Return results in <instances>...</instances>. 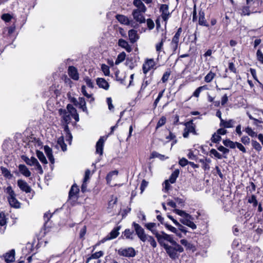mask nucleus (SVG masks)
Listing matches in <instances>:
<instances>
[{
  "instance_id": "f257e3e1",
  "label": "nucleus",
  "mask_w": 263,
  "mask_h": 263,
  "mask_svg": "<svg viewBox=\"0 0 263 263\" xmlns=\"http://www.w3.org/2000/svg\"><path fill=\"white\" fill-rule=\"evenodd\" d=\"M171 238L172 240L168 241L172 243V246H168L164 242V240H166L165 238L161 239V242H159V243L164 248L169 256L174 259L178 257V253H181L183 251V249L173 240L172 236H171Z\"/></svg>"
},
{
  "instance_id": "f03ea898",
  "label": "nucleus",
  "mask_w": 263,
  "mask_h": 263,
  "mask_svg": "<svg viewBox=\"0 0 263 263\" xmlns=\"http://www.w3.org/2000/svg\"><path fill=\"white\" fill-rule=\"evenodd\" d=\"M132 226L135 231L136 235L141 241L148 242L153 248H155L157 247V243L155 238L152 236L146 234L145 233L144 230L139 224L134 222L132 223Z\"/></svg>"
},
{
  "instance_id": "7ed1b4c3",
  "label": "nucleus",
  "mask_w": 263,
  "mask_h": 263,
  "mask_svg": "<svg viewBox=\"0 0 263 263\" xmlns=\"http://www.w3.org/2000/svg\"><path fill=\"white\" fill-rule=\"evenodd\" d=\"M143 224L147 230H149L152 233V234L155 236L158 242H161V239L162 238H165L167 241L172 240L171 235H168L163 232H161V233H159L158 232V231L156 230V227L157 226L156 223L143 222ZM159 225V224H158V226Z\"/></svg>"
},
{
  "instance_id": "20e7f679",
  "label": "nucleus",
  "mask_w": 263,
  "mask_h": 263,
  "mask_svg": "<svg viewBox=\"0 0 263 263\" xmlns=\"http://www.w3.org/2000/svg\"><path fill=\"white\" fill-rule=\"evenodd\" d=\"M4 191L8 195L7 199L10 206L16 209L20 208L21 203L16 198V194L12 187L10 185L8 186Z\"/></svg>"
},
{
  "instance_id": "39448f33",
  "label": "nucleus",
  "mask_w": 263,
  "mask_h": 263,
  "mask_svg": "<svg viewBox=\"0 0 263 263\" xmlns=\"http://www.w3.org/2000/svg\"><path fill=\"white\" fill-rule=\"evenodd\" d=\"M182 31V28L180 27L179 28L172 39V41L170 43V50L172 52L171 54H175L179 47V40Z\"/></svg>"
},
{
  "instance_id": "423d86ee",
  "label": "nucleus",
  "mask_w": 263,
  "mask_h": 263,
  "mask_svg": "<svg viewBox=\"0 0 263 263\" xmlns=\"http://www.w3.org/2000/svg\"><path fill=\"white\" fill-rule=\"evenodd\" d=\"M180 215L181 216V218L179 220L182 224L191 228L193 230L196 229V225L195 224L194 222L193 221L191 215Z\"/></svg>"
},
{
  "instance_id": "0eeeda50",
  "label": "nucleus",
  "mask_w": 263,
  "mask_h": 263,
  "mask_svg": "<svg viewBox=\"0 0 263 263\" xmlns=\"http://www.w3.org/2000/svg\"><path fill=\"white\" fill-rule=\"evenodd\" d=\"M184 125L185 128L183 134V136L184 138H187L189 133H192L195 135H197L195 130L196 125L193 123L192 121L186 122L184 123Z\"/></svg>"
},
{
  "instance_id": "6e6552de",
  "label": "nucleus",
  "mask_w": 263,
  "mask_h": 263,
  "mask_svg": "<svg viewBox=\"0 0 263 263\" xmlns=\"http://www.w3.org/2000/svg\"><path fill=\"white\" fill-rule=\"evenodd\" d=\"M119 255L126 257H133L136 255L135 250L132 247L120 248L118 250Z\"/></svg>"
},
{
  "instance_id": "1a4fd4ad",
  "label": "nucleus",
  "mask_w": 263,
  "mask_h": 263,
  "mask_svg": "<svg viewBox=\"0 0 263 263\" xmlns=\"http://www.w3.org/2000/svg\"><path fill=\"white\" fill-rule=\"evenodd\" d=\"M160 12L162 20L165 22V27H166L167 21L171 16V13L168 10V6L166 4H161L160 7Z\"/></svg>"
},
{
  "instance_id": "9d476101",
  "label": "nucleus",
  "mask_w": 263,
  "mask_h": 263,
  "mask_svg": "<svg viewBox=\"0 0 263 263\" xmlns=\"http://www.w3.org/2000/svg\"><path fill=\"white\" fill-rule=\"evenodd\" d=\"M166 31L162 30V38L160 42L156 43L155 45V48L157 53L159 55L161 52L165 53L163 51L164 43L165 42L166 39Z\"/></svg>"
},
{
  "instance_id": "9b49d317",
  "label": "nucleus",
  "mask_w": 263,
  "mask_h": 263,
  "mask_svg": "<svg viewBox=\"0 0 263 263\" xmlns=\"http://www.w3.org/2000/svg\"><path fill=\"white\" fill-rule=\"evenodd\" d=\"M157 219L160 222V223L162 224L165 225V227L172 232L175 233L177 236L181 237V235L179 231L175 227L169 225L167 223H165L164 221V218H163L160 215H158L157 216Z\"/></svg>"
},
{
  "instance_id": "f8f14e48",
  "label": "nucleus",
  "mask_w": 263,
  "mask_h": 263,
  "mask_svg": "<svg viewBox=\"0 0 263 263\" xmlns=\"http://www.w3.org/2000/svg\"><path fill=\"white\" fill-rule=\"evenodd\" d=\"M155 64V62L154 59H150L146 60L142 66L143 73L146 74L149 70L154 68Z\"/></svg>"
},
{
  "instance_id": "ddd939ff",
  "label": "nucleus",
  "mask_w": 263,
  "mask_h": 263,
  "mask_svg": "<svg viewBox=\"0 0 263 263\" xmlns=\"http://www.w3.org/2000/svg\"><path fill=\"white\" fill-rule=\"evenodd\" d=\"M121 229V226H118L115 228L106 237L102 240V242H104L106 241L111 240L116 238L119 235V230Z\"/></svg>"
},
{
  "instance_id": "4468645a",
  "label": "nucleus",
  "mask_w": 263,
  "mask_h": 263,
  "mask_svg": "<svg viewBox=\"0 0 263 263\" xmlns=\"http://www.w3.org/2000/svg\"><path fill=\"white\" fill-rule=\"evenodd\" d=\"M145 12H142L138 10H133L132 15L134 19L139 23H143L145 22V17L143 14Z\"/></svg>"
},
{
  "instance_id": "2eb2a0df",
  "label": "nucleus",
  "mask_w": 263,
  "mask_h": 263,
  "mask_svg": "<svg viewBox=\"0 0 263 263\" xmlns=\"http://www.w3.org/2000/svg\"><path fill=\"white\" fill-rule=\"evenodd\" d=\"M59 113L61 117L62 122L65 124H68L71 120V116L70 114L67 111L66 109H60Z\"/></svg>"
},
{
  "instance_id": "dca6fc26",
  "label": "nucleus",
  "mask_w": 263,
  "mask_h": 263,
  "mask_svg": "<svg viewBox=\"0 0 263 263\" xmlns=\"http://www.w3.org/2000/svg\"><path fill=\"white\" fill-rule=\"evenodd\" d=\"M15 250L12 249L3 255V257L6 263H11L15 260Z\"/></svg>"
},
{
  "instance_id": "f3484780",
  "label": "nucleus",
  "mask_w": 263,
  "mask_h": 263,
  "mask_svg": "<svg viewBox=\"0 0 263 263\" xmlns=\"http://www.w3.org/2000/svg\"><path fill=\"white\" fill-rule=\"evenodd\" d=\"M17 185L22 191H24L26 193H30L31 191V187L27 183L22 179L17 180Z\"/></svg>"
},
{
  "instance_id": "a211bd4d",
  "label": "nucleus",
  "mask_w": 263,
  "mask_h": 263,
  "mask_svg": "<svg viewBox=\"0 0 263 263\" xmlns=\"http://www.w3.org/2000/svg\"><path fill=\"white\" fill-rule=\"evenodd\" d=\"M105 139L103 137H100L96 144V153L102 155L103 152L104 143Z\"/></svg>"
},
{
  "instance_id": "6ab92c4d",
  "label": "nucleus",
  "mask_w": 263,
  "mask_h": 263,
  "mask_svg": "<svg viewBox=\"0 0 263 263\" xmlns=\"http://www.w3.org/2000/svg\"><path fill=\"white\" fill-rule=\"evenodd\" d=\"M69 77L74 80H78L79 75L78 70L74 66H69L68 70Z\"/></svg>"
},
{
  "instance_id": "aec40b11",
  "label": "nucleus",
  "mask_w": 263,
  "mask_h": 263,
  "mask_svg": "<svg viewBox=\"0 0 263 263\" xmlns=\"http://www.w3.org/2000/svg\"><path fill=\"white\" fill-rule=\"evenodd\" d=\"M96 83L98 86L105 90H108L109 88V83L104 79L98 78L96 80Z\"/></svg>"
},
{
  "instance_id": "412c9836",
  "label": "nucleus",
  "mask_w": 263,
  "mask_h": 263,
  "mask_svg": "<svg viewBox=\"0 0 263 263\" xmlns=\"http://www.w3.org/2000/svg\"><path fill=\"white\" fill-rule=\"evenodd\" d=\"M134 232L129 229H126L122 232L121 237L127 239L133 240L134 239Z\"/></svg>"
},
{
  "instance_id": "4be33fe9",
  "label": "nucleus",
  "mask_w": 263,
  "mask_h": 263,
  "mask_svg": "<svg viewBox=\"0 0 263 263\" xmlns=\"http://www.w3.org/2000/svg\"><path fill=\"white\" fill-rule=\"evenodd\" d=\"M133 5L137 8L135 10H138L142 12L146 11V7L141 0H134Z\"/></svg>"
},
{
  "instance_id": "5701e85b",
  "label": "nucleus",
  "mask_w": 263,
  "mask_h": 263,
  "mask_svg": "<svg viewBox=\"0 0 263 263\" xmlns=\"http://www.w3.org/2000/svg\"><path fill=\"white\" fill-rule=\"evenodd\" d=\"M118 45L120 47L124 48L128 52H130L132 50V48L131 46L129 45L128 43L126 41L122 39H120L119 40Z\"/></svg>"
},
{
  "instance_id": "b1692460",
  "label": "nucleus",
  "mask_w": 263,
  "mask_h": 263,
  "mask_svg": "<svg viewBox=\"0 0 263 263\" xmlns=\"http://www.w3.org/2000/svg\"><path fill=\"white\" fill-rule=\"evenodd\" d=\"M116 18L121 24L125 25H129L132 22L126 16L122 14L116 15Z\"/></svg>"
},
{
  "instance_id": "393cba45",
  "label": "nucleus",
  "mask_w": 263,
  "mask_h": 263,
  "mask_svg": "<svg viewBox=\"0 0 263 263\" xmlns=\"http://www.w3.org/2000/svg\"><path fill=\"white\" fill-rule=\"evenodd\" d=\"M129 40L132 43H135L139 39L137 31L134 29H131L128 31Z\"/></svg>"
},
{
  "instance_id": "a878e982",
  "label": "nucleus",
  "mask_w": 263,
  "mask_h": 263,
  "mask_svg": "<svg viewBox=\"0 0 263 263\" xmlns=\"http://www.w3.org/2000/svg\"><path fill=\"white\" fill-rule=\"evenodd\" d=\"M251 12H256V10L247 5V6H243L242 7L241 9L240 14L241 15H249Z\"/></svg>"
},
{
  "instance_id": "bb28decb",
  "label": "nucleus",
  "mask_w": 263,
  "mask_h": 263,
  "mask_svg": "<svg viewBox=\"0 0 263 263\" xmlns=\"http://www.w3.org/2000/svg\"><path fill=\"white\" fill-rule=\"evenodd\" d=\"M18 170L20 172L26 177H30L31 176V172L27 166L24 164H20L18 165Z\"/></svg>"
},
{
  "instance_id": "cd10ccee",
  "label": "nucleus",
  "mask_w": 263,
  "mask_h": 263,
  "mask_svg": "<svg viewBox=\"0 0 263 263\" xmlns=\"http://www.w3.org/2000/svg\"><path fill=\"white\" fill-rule=\"evenodd\" d=\"M21 158L25 163L29 166L35 165V164H36V161H37V160L33 157H31L30 158H29L28 157L23 155Z\"/></svg>"
},
{
  "instance_id": "c85d7f7f",
  "label": "nucleus",
  "mask_w": 263,
  "mask_h": 263,
  "mask_svg": "<svg viewBox=\"0 0 263 263\" xmlns=\"http://www.w3.org/2000/svg\"><path fill=\"white\" fill-rule=\"evenodd\" d=\"M44 149L45 151V153L47 155L50 162L52 164L54 163V159L52 155V151L51 148H50L48 146L46 145L44 146Z\"/></svg>"
},
{
  "instance_id": "c756f323",
  "label": "nucleus",
  "mask_w": 263,
  "mask_h": 263,
  "mask_svg": "<svg viewBox=\"0 0 263 263\" xmlns=\"http://www.w3.org/2000/svg\"><path fill=\"white\" fill-rule=\"evenodd\" d=\"M235 121L233 119H230L228 121H226L223 119H221L220 122V126L223 127L224 128H231L233 126Z\"/></svg>"
},
{
  "instance_id": "7c9ffc66",
  "label": "nucleus",
  "mask_w": 263,
  "mask_h": 263,
  "mask_svg": "<svg viewBox=\"0 0 263 263\" xmlns=\"http://www.w3.org/2000/svg\"><path fill=\"white\" fill-rule=\"evenodd\" d=\"M199 24L201 26L208 27L209 24L206 22L204 12L202 11H200L199 12Z\"/></svg>"
},
{
  "instance_id": "2f4dec72",
  "label": "nucleus",
  "mask_w": 263,
  "mask_h": 263,
  "mask_svg": "<svg viewBox=\"0 0 263 263\" xmlns=\"http://www.w3.org/2000/svg\"><path fill=\"white\" fill-rule=\"evenodd\" d=\"M79 189L76 185H73L69 193V197L70 198H77V194L78 193Z\"/></svg>"
},
{
  "instance_id": "473e14b6",
  "label": "nucleus",
  "mask_w": 263,
  "mask_h": 263,
  "mask_svg": "<svg viewBox=\"0 0 263 263\" xmlns=\"http://www.w3.org/2000/svg\"><path fill=\"white\" fill-rule=\"evenodd\" d=\"M81 92L84 96H85L86 97H87L88 99H89L88 100V101H89L90 103L94 101L95 99L92 97V95L88 94L87 92V91L86 90V87L84 85H83L81 87Z\"/></svg>"
},
{
  "instance_id": "72a5a7b5",
  "label": "nucleus",
  "mask_w": 263,
  "mask_h": 263,
  "mask_svg": "<svg viewBox=\"0 0 263 263\" xmlns=\"http://www.w3.org/2000/svg\"><path fill=\"white\" fill-rule=\"evenodd\" d=\"M57 143L58 145L60 146L63 151L65 152L66 151L67 145L64 142L63 136H61L58 139Z\"/></svg>"
},
{
  "instance_id": "f704fd0d",
  "label": "nucleus",
  "mask_w": 263,
  "mask_h": 263,
  "mask_svg": "<svg viewBox=\"0 0 263 263\" xmlns=\"http://www.w3.org/2000/svg\"><path fill=\"white\" fill-rule=\"evenodd\" d=\"M158 158L161 160H163L167 159L168 157H165L164 155H161V154L157 153V152L154 151L151 153V156H150V158L153 159V158Z\"/></svg>"
},
{
  "instance_id": "c9c22d12",
  "label": "nucleus",
  "mask_w": 263,
  "mask_h": 263,
  "mask_svg": "<svg viewBox=\"0 0 263 263\" xmlns=\"http://www.w3.org/2000/svg\"><path fill=\"white\" fill-rule=\"evenodd\" d=\"M179 174V170H176L172 173L169 179L168 180L170 183H174L175 182L177 178L178 177Z\"/></svg>"
},
{
  "instance_id": "e433bc0d",
  "label": "nucleus",
  "mask_w": 263,
  "mask_h": 263,
  "mask_svg": "<svg viewBox=\"0 0 263 263\" xmlns=\"http://www.w3.org/2000/svg\"><path fill=\"white\" fill-rule=\"evenodd\" d=\"M247 5L255 9L259 6L260 2L258 0H247Z\"/></svg>"
},
{
  "instance_id": "4c0bfd02",
  "label": "nucleus",
  "mask_w": 263,
  "mask_h": 263,
  "mask_svg": "<svg viewBox=\"0 0 263 263\" xmlns=\"http://www.w3.org/2000/svg\"><path fill=\"white\" fill-rule=\"evenodd\" d=\"M208 87L206 85H203L197 88L193 93V96L198 98L202 91L207 90Z\"/></svg>"
},
{
  "instance_id": "58836bf2",
  "label": "nucleus",
  "mask_w": 263,
  "mask_h": 263,
  "mask_svg": "<svg viewBox=\"0 0 263 263\" xmlns=\"http://www.w3.org/2000/svg\"><path fill=\"white\" fill-rule=\"evenodd\" d=\"M210 156H211V157L214 156L215 158L219 159H221L223 157L226 158V157H225V156L223 157L221 154L219 153L215 149H214V148L211 149V151H210Z\"/></svg>"
},
{
  "instance_id": "ea45409f",
  "label": "nucleus",
  "mask_w": 263,
  "mask_h": 263,
  "mask_svg": "<svg viewBox=\"0 0 263 263\" xmlns=\"http://www.w3.org/2000/svg\"><path fill=\"white\" fill-rule=\"evenodd\" d=\"M125 57L126 54L124 52H122L119 54L115 61V64L118 65L120 63L122 62L125 60Z\"/></svg>"
},
{
  "instance_id": "a19ab883",
  "label": "nucleus",
  "mask_w": 263,
  "mask_h": 263,
  "mask_svg": "<svg viewBox=\"0 0 263 263\" xmlns=\"http://www.w3.org/2000/svg\"><path fill=\"white\" fill-rule=\"evenodd\" d=\"M216 74L215 73L210 71L204 77V81L206 83L211 82L215 77Z\"/></svg>"
},
{
  "instance_id": "79ce46f5",
  "label": "nucleus",
  "mask_w": 263,
  "mask_h": 263,
  "mask_svg": "<svg viewBox=\"0 0 263 263\" xmlns=\"http://www.w3.org/2000/svg\"><path fill=\"white\" fill-rule=\"evenodd\" d=\"M36 156L43 163L46 164L47 163V161L43 154V152H40L39 151H37L36 152Z\"/></svg>"
},
{
  "instance_id": "37998d69",
  "label": "nucleus",
  "mask_w": 263,
  "mask_h": 263,
  "mask_svg": "<svg viewBox=\"0 0 263 263\" xmlns=\"http://www.w3.org/2000/svg\"><path fill=\"white\" fill-rule=\"evenodd\" d=\"M223 144L231 148H234L236 147V142H234L230 140H226L223 141Z\"/></svg>"
},
{
  "instance_id": "c03bdc74",
  "label": "nucleus",
  "mask_w": 263,
  "mask_h": 263,
  "mask_svg": "<svg viewBox=\"0 0 263 263\" xmlns=\"http://www.w3.org/2000/svg\"><path fill=\"white\" fill-rule=\"evenodd\" d=\"M221 139V136L217 133H215L211 138V141L214 143H218Z\"/></svg>"
},
{
  "instance_id": "a18cd8bd",
  "label": "nucleus",
  "mask_w": 263,
  "mask_h": 263,
  "mask_svg": "<svg viewBox=\"0 0 263 263\" xmlns=\"http://www.w3.org/2000/svg\"><path fill=\"white\" fill-rule=\"evenodd\" d=\"M251 143L252 146L256 151L260 152L261 150L262 147L257 141L252 140Z\"/></svg>"
},
{
  "instance_id": "49530a36",
  "label": "nucleus",
  "mask_w": 263,
  "mask_h": 263,
  "mask_svg": "<svg viewBox=\"0 0 263 263\" xmlns=\"http://www.w3.org/2000/svg\"><path fill=\"white\" fill-rule=\"evenodd\" d=\"M245 132L248 134L251 137H258L257 133L254 132L252 129L250 127H247L245 128Z\"/></svg>"
},
{
  "instance_id": "de8ad7c7",
  "label": "nucleus",
  "mask_w": 263,
  "mask_h": 263,
  "mask_svg": "<svg viewBox=\"0 0 263 263\" xmlns=\"http://www.w3.org/2000/svg\"><path fill=\"white\" fill-rule=\"evenodd\" d=\"M101 70L105 76H109L110 70L109 68L107 65L105 64H102L101 65Z\"/></svg>"
},
{
  "instance_id": "09e8293b",
  "label": "nucleus",
  "mask_w": 263,
  "mask_h": 263,
  "mask_svg": "<svg viewBox=\"0 0 263 263\" xmlns=\"http://www.w3.org/2000/svg\"><path fill=\"white\" fill-rule=\"evenodd\" d=\"M173 222L178 227V229L180 231L183 232L184 233H186L187 232L185 228L182 225L180 224L176 220L173 219Z\"/></svg>"
},
{
  "instance_id": "8fccbe9b",
  "label": "nucleus",
  "mask_w": 263,
  "mask_h": 263,
  "mask_svg": "<svg viewBox=\"0 0 263 263\" xmlns=\"http://www.w3.org/2000/svg\"><path fill=\"white\" fill-rule=\"evenodd\" d=\"M67 111L71 115L72 114L76 112L77 111L76 109L70 104H68L67 105Z\"/></svg>"
},
{
  "instance_id": "3c124183",
  "label": "nucleus",
  "mask_w": 263,
  "mask_h": 263,
  "mask_svg": "<svg viewBox=\"0 0 263 263\" xmlns=\"http://www.w3.org/2000/svg\"><path fill=\"white\" fill-rule=\"evenodd\" d=\"M166 122V118L164 117H162L158 121L157 126H156V129H158L160 127L163 125Z\"/></svg>"
},
{
  "instance_id": "603ef678",
  "label": "nucleus",
  "mask_w": 263,
  "mask_h": 263,
  "mask_svg": "<svg viewBox=\"0 0 263 263\" xmlns=\"http://www.w3.org/2000/svg\"><path fill=\"white\" fill-rule=\"evenodd\" d=\"M84 81L86 84V85L90 88H93L94 87L93 82L91 81L90 79L88 77H86L84 78Z\"/></svg>"
},
{
  "instance_id": "864d4df0",
  "label": "nucleus",
  "mask_w": 263,
  "mask_h": 263,
  "mask_svg": "<svg viewBox=\"0 0 263 263\" xmlns=\"http://www.w3.org/2000/svg\"><path fill=\"white\" fill-rule=\"evenodd\" d=\"M257 60L262 64H263V53L258 49L256 53Z\"/></svg>"
},
{
  "instance_id": "5fc2aeb1",
  "label": "nucleus",
  "mask_w": 263,
  "mask_h": 263,
  "mask_svg": "<svg viewBox=\"0 0 263 263\" xmlns=\"http://www.w3.org/2000/svg\"><path fill=\"white\" fill-rule=\"evenodd\" d=\"M146 24L147 27L149 28V29L152 30L154 28L155 24L153 21L152 19H147L146 20Z\"/></svg>"
},
{
  "instance_id": "6e6d98bb",
  "label": "nucleus",
  "mask_w": 263,
  "mask_h": 263,
  "mask_svg": "<svg viewBox=\"0 0 263 263\" xmlns=\"http://www.w3.org/2000/svg\"><path fill=\"white\" fill-rule=\"evenodd\" d=\"M171 74V72L170 71H166L163 74L161 80L163 83H165L168 79Z\"/></svg>"
},
{
  "instance_id": "4d7b16f0",
  "label": "nucleus",
  "mask_w": 263,
  "mask_h": 263,
  "mask_svg": "<svg viewBox=\"0 0 263 263\" xmlns=\"http://www.w3.org/2000/svg\"><path fill=\"white\" fill-rule=\"evenodd\" d=\"M12 18V16L8 13H5L2 15V19L6 22H9Z\"/></svg>"
},
{
  "instance_id": "13d9d810",
  "label": "nucleus",
  "mask_w": 263,
  "mask_h": 263,
  "mask_svg": "<svg viewBox=\"0 0 263 263\" xmlns=\"http://www.w3.org/2000/svg\"><path fill=\"white\" fill-rule=\"evenodd\" d=\"M199 161L202 164V168L204 170H208L210 168L209 164L206 162V160L204 159H200Z\"/></svg>"
},
{
  "instance_id": "bf43d9fd",
  "label": "nucleus",
  "mask_w": 263,
  "mask_h": 263,
  "mask_svg": "<svg viewBox=\"0 0 263 263\" xmlns=\"http://www.w3.org/2000/svg\"><path fill=\"white\" fill-rule=\"evenodd\" d=\"M1 168L2 173L4 175V176L8 177L9 176H11L10 172L8 171L7 168L4 167H1Z\"/></svg>"
},
{
  "instance_id": "052dcab7",
  "label": "nucleus",
  "mask_w": 263,
  "mask_h": 263,
  "mask_svg": "<svg viewBox=\"0 0 263 263\" xmlns=\"http://www.w3.org/2000/svg\"><path fill=\"white\" fill-rule=\"evenodd\" d=\"M103 255V252L102 251H99V252H97L95 253H93L92 256H91V257L93 259H98L100 257H101V256H102Z\"/></svg>"
},
{
  "instance_id": "680f3d73",
  "label": "nucleus",
  "mask_w": 263,
  "mask_h": 263,
  "mask_svg": "<svg viewBox=\"0 0 263 263\" xmlns=\"http://www.w3.org/2000/svg\"><path fill=\"white\" fill-rule=\"evenodd\" d=\"M147 185L148 182H147L145 180H143L140 185L141 193H143L145 189L147 187Z\"/></svg>"
},
{
  "instance_id": "e2e57ef3",
  "label": "nucleus",
  "mask_w": 263,
  "mask_h": 263,
  "mask_svg": "<svg viewBox=\"0 0 263 263\" xmlns=\"http://www.w3.org/2000/svg\"><path fill=\"white\" fill-rule=\"evenodd\" d=\"M189 162L186 159L184 158H182V159H181L180 160H179V164L181 166H185V165H186L187 164H189Z\"/></svg>"
},
{
  "instance_id": "0e129e2a",
  "label": "nucleus",
  "mask_w": 263,
  "mask_h": 263,
  "mask_svg": "<svg viewBox=\"0 0 263 263\" xmlns=\"http://www.w3.org/2000/svg\"><path fill=\"white\" fill-rule=\"evenodd\" d=\"M241 141L245 145L249 144L250 142V138L246 136L242 137Z\"/></svg>"
},
{
  "instance_id": "69168bd1",
  "label": "nucleus",
  "mask_w": 263,
  "mask_h": 263,
  "mask_svg": "<svg viewBox=\"0 0 263 263\" xmlns=\"http://www.w3.org/2000/svg\"><path fill=\"white\" fill-rule=\"evenodd\" d=\"M6 224L5 215H0V226H4Z\"/></svg>"
},
{
  "instance_id": "338daca9",
  "label": "nucleus",
  "mask_w": 263,
  "mask_h": 263,
  "mask_svg": "<svg viewBox=\"0 0 263 263\" xmlns=\"http://www.w3.org/2000/svg\"><path fill=\"white\" fill-rule=\"evenodd\" d=\"M217 149L220 152H222L223 154H228L229 152V149H228V148H226L224 146H221V145H220L219 147H218Z\"/></svg>"
},
{
  "instance_id": "774afa93",
  "label": "nucleus",
  "mask_w": 263,
  "mask_h": 263,
  "mask_svg": "<svg viewBox=\"0 0 263 263\" xmlns=\"http://www.w3.org/2000/svg\"><path fill=\"white\" fill-rule=\"evenodd\" d=\"M187 156L190 160H196L197 158L196 155H194L191 151H190Z\"/></svg>"
}]
</instances>
